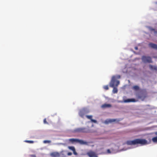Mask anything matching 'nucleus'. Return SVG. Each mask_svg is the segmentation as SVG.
I'll return each mask as SVG.
<instances>
[{"mask_svg": "<svg viewBox=\"0 0 157 157\" xmlns=\"http://www.w3.org/2000/svg\"><path fill=\"white\" fill-rule=\"evenodd\" d=\"M155 66H153L151 65H149V67L150 69L151 70H154V68Z\"/></svg>", "mask_w": 157, "mask_h": 157, "instance_id": "nucleus-21", "label": "nucleus"}, {"mask_svg": "<svg viewBox=\"0 0 157 157\" xmlns=\"http://www.w3.org/2000/svg\"><path fill=\"white\" fill-rule=\"evenodd\" d=\"M121 78V76L119 75H117L116 76H113L112 77L111 80L110 82L109 86L111 87H114L115 86H117L119 84V81H116V79H119Z\"/></svg>", "mask_w": 157, "mask_h": 157, "instance_id": "nucleus-2", "label": "nucleus"}, {"mask_svg": "<svg viewBox=\"0 0 157 157\" xmlns=\"http://www.w3.org/2000/svg\"><path fill=\"white\" fill-rule=\"evenodd\" d=\"M132 89L135 90H139V87L137 85L134 86L133 87Z\"/></svg>", "mask_w": 157, "mask_h": 157, "instance_id": "nucleus-14", "label": "nucleus"}, {"mask_svg": "<svg viewBox=\"0 0 157 157\" xmlns=\"http://www.w3.org/2000/svg\"><path fill=\"white\" fill-rule=\"evenodd\" d=\"M91 121L92 122H94L95 123H96L97 122V121L95 120H93V119H92Z\"/></svg>", "mask_w": 157, "mask_h": 157, "instance_id": "nucleus-24", "label": "nucleus"}, {"mask_svg": "<svg viewBox=\"0 0 157 157\" xmlns=\"http://www.w3.org/2000/svg\"><path fill=\"white\" fill-rule=\"evenodd\" d=\"M25 142L30 144H32L34 143V141L32 140H26L25 141Z\"/></svg>", "mask_w": 157, "mask_h": 157, "instance_id": "nucleus-19", "label": "nucleus"}, {"mask_svg": "<svg viewBox=\"0 0 157 157\" xmlns=\"http://www.w3.org/2000/svg\"><path fill=\"white\" fill-rule=\"evenodd\" d=\"M69 140L72 143L76 142L79 143L81 144H87V143L86 142H85L82 140H80L77 139L71 138L69 139Z\"/></svg>", "mask_w": 157, "mask_h": 157, "instance_id": "nucleus-5", "label": "nucleus"}, {"mask_svg": "<svg viewBox=\"0 0 157 157\" xmlns=\"http://www.w3.org/2000/svg\"><path fill=\"white\" fill-rule=\"evenodd\" d=\"M43 121H44V124H48V123L46 121V118H45L44 119Z\"/></svg>", "mask_w": 157, "mask_h": 157, "instance_id": "nucleus-22", "label": "nucleus"}, {"mask_svg": "<svg viewBox=\"0 0 157 157\" xmlns=\"http://www.w3.org/2000/svg\"><path fill=\"white\" fill-rule=\"evenodd\" d=\"M43 142L44 143H50L51 142V141L50 140H45Z\"/></svg>", "mask_w": 157, "mask_h": 157, "instance_id": "nucleus-20", "label": "nucleus"}, {"mask_svg": "<svg viewBox=\"0 0 157 157\" xmlns=\"http://www.w3.org/2000/svg\"><path fill=\"white\" fill-rule=\"evenodd\" d=\"M147 92L145 89H142L136 94V97L144 101L147 96Z\"/></svg>", "mask_w": 157, "mask_h": 157, "instance_id": "nucleus-3", "label": "nucleus"}, {"mask_svg": "<svg viewBox=\"0 0 157 157\" xmlns=\"http://www.w3.org/2000/svg\"><path fill=\"white\" fill-rule=\"evenodd\" d=\"M137 101L134 98L132 99H127L124 100L123 101V102L124 103H128L130 102H136Z\"/></svg>", "mask_w": 157, "mask_h": 157, "instance_id": "nucleus-8", "label": "nucleus"}, {"mask_svg": "<svg viewBox=\"0 0 157 157\" xmlns=\"http://www.w3.org/2000/svg\"><path fill=\"white\" fill-rule=\"evenodd\" d=\"M107 152L108 153H111L110 150L109 149H107Z\"/></svg>", "mask_w": 157, "mask_h": 157, "instance_id": "nucleus-25", "label": "nucleus"}, {"mask_svg": "<svg viewBox=\"0 0 157 157\" xmlns=\"http://www.w3.org/2000/svg\"><path fill=\"white\" fill-rule=\"evenodd\" d=\"M135 49L136 50H137L138 49V48L137 47H135Z\"/></svg>", "mask_w": 157, "mask_h": 157, "instance_id": "nucleus-28", "label": "nucleus"}, {"mask_svg": "<svg viewBox=\"0 0 157 157\" xmlns=\"http://www.w3.org/2000/svg\"><path fill=\"white\" fill-rule=\"evenodd\" d=\"M112 107L111 105L110 104H105L101 105V108L103 109H105L107 108H110Z\"/></svg>", "mask_w": 157, "mask_h": 157, "instance_id": "nucleus-12", "label": "nucleus"}, {"mask_svg": "<svg viewBox=\"0 0 157 157\" xmlns=\"http://www.w3.org/2000/svg\"><path fill=\"white\" fill-rule=\"evenodd\" d=\"M116 120L113 119H110L106 120L105 121V123L106 124H108L109 123H111L113 122H115Z\"/></svg>", "mask_w": 157, "mask_h": 157, "instance_id": "nucleus-10", "label": "nucleus"}, {"mask_svg": "<svg viewBox=\"0 0 157 157\" xmlns=\"http://www.w3.org/2000/svg\"><path fill=\"white\" fill-rule=\"evenodd\" d=\"M72 153H71V152H68L67 153V155L69 156L71 155H72Z\"/></svg>", "mask_w": 157, "mask_h": 157, "instance_id": "nucleus-26", "label": "nucleus"}, {"mask_svg": "<svg viewBox=\"0 0 157 157\" xmlns=\"http://www.w3.org/2000/svg\"><path fill=\"white\" fill-rule=\"evenodd\" d=\"M115 86L114 87H113V92L114 94L117 93V92L118 90L117 89V88L115 87L114 86Z\"/></svg>", "mask_w": 157, "mask_h": 157, "instance_id": "nucleus-15", "label": "nucleus"}, {"mask_svg": "<svg viewBox=\"0 0 157 157\" xmlns=\"http://www.w3.org/2000/svg\"><path fill=\"white\" fill-rule=\"evenodd\" d=\"M142 60L144 63H152V59L150 56H143L142 57Z\"/></svg>", "mask_w": 157, "mask_h": 157, "instance_id": "nucleus-6", "label": "nucleus"}, {"mask_svg": "<svg viewBox=\"0 0 157 157\" xmlns=\"http://www.w3.org/2000/svg\"><path fill=\"white\" fill-rule=\"evenodd\" d=\"M103 88L105 90H108L109 89V87L108 85H105L103 87Z\"/></svg>", "mask_w": 157, "mask_h": 157, "instance_id": "nucleus-17", "label": "nucleus"}, {"mask_svg": "<svg viewBox=\"0 0 157 157\" xmlns=\"http://www.w3.org/2000/svg\"><path fill=\"white\" fill-rule=\"evenodd\" d=\"M126 144L128 145H135L140 144L144 145L147 144V141L145 139H136L133 140H128L126 142Z\"/></svg>", "mask_w": 157, "mask_h": 157, "instance_id": "nucleus-1", "label": "nucleus"}, {"mask_svg": "<svg viewBox=\"0 0 157 157\" xmlns=\"http://www.w3.org/2000/svg\"><path fill=\"white\" fill-rule=\"evenodd\" d=\"M74 131L77 133H89L90 131L88 129L85 128H75Z\"/></svg>", "mask_w": 157, "mask_h": 157, "instance_id": "nucleus-4", "label": "nucleus"}, {"mask_svg": "<svg viewBox=\"0 0 157 157\" xmlns=\"http://www.w3.org/2000/svg\"><path fill=\"white\" fill-rule=\"evenodd\" d=\"M68 147L69 148V149H70V150L72 151H74V150L75 149V148L74 147L69 146Z\"/></svg>", "mask_w": 157, "mask_h": 157, "instance_id": "nucleus-16", "label": "nucleus"}, {"mask_svg": "<svg viewBox=\"0 0 157 157\" xmlns=\"http://www.w3.org/2000/svg\"><path fill=\"white\" fill-rule=\"evenodd\" d=\"M86 113V111L84 109H82L80 111L79 113V115L82 118H83Z\"/></svg>", "mask_w": 157, "mask_h": 157, "instance_id": "nucleus-11", "label": "nucleus"}, {"mask_svg": "<svg viewBox=\"0 0 157 157\" xmlns=\"http://www.w3.org/2000/svg\"><path fill=\"white\" fill-rule=\"evenodd\" d=\"M148 45L150 47L155 49L157 50V44L152 43H150Z\"/></svg>", "mask_w": 157, "mask_h": 157, "instance_id": "nucleus-9", "label": "nucleus"}, {"mask_svg": "<svg viewBox=\"0 0 157 157\" xmlns=\"http://www.w3.org/2000/svg\"><path fill=\"white\" fill-rule=\"evenodd\" d=\"M154 70L157 71V66H155L154 68Z\"/></svg>", "mask_w": 157, "mask_h": 157, "instance_id": "nucleus-27", "label": "nucleus"}, {"mask_svg": "<svg viewBox=\"0 0 157 157\" xmlns=\"http://www.w3.org/2000/svg\"><path fill=\"white\" fill-rule=\"evenodd\" d=\"M73 154L75 155H77V153L76 152V151H75V149L74 150V151H73Z\"/></svg>", "mask_w": 157, "mask_h": 157, "instance_id": "nucleus-23", "label": "nucleus"}, {"mask_svg": "<svg viewBox=\"0 0 157 157\" xmlns=\"http://www.w3.org/2000/svg\"><path fill=\"white\" fill-rule=\"evenodd\" d=\"M86 117L87 118L90 119L91 120L92 119V116L91 115H86Z\"/></svg>", "mask_w": 157, "mask_h": 157, "instance_id": "nucleus-18", "label": "nucleus"}, {"mask_svg": "<svg viewBox=\"0 0 157 157\" xmlns=\"http://www.w3.org/2000/svg\"><path fill=\"white\" fill-rule=\"evenodd\" d=\"M32 156H33V157H36L35 155H32Z\"/></svg>", "mask_w": 157, "mask_h": 157, "instance_id": "nucleus-29", "label": "nucleus"}, {"mask_svg": "<svg viewBox=\"0 0 157 157\" xmlns=\"http://www.w3.org/2000/svg\"><path fill=\"white\" fill-rule=\"evenodd\" d=\"M87 155L89 157H98L96 153L94 152L91 151L87 152Z\"/></svg>", "mask_w": 157, "mask_h": 157, "instance_id": "nucleus-7", "label": "nucleus"}, {"mask_svg": "<svg viewBox=\"0 0 157 157\" xmlns=\"http://www.w3.org/2000/svg\"><path fill=\"white\" fill-rule=\"evenodd\" d=\"M156 134L157 135V132ZM152 140L154 143H157V136L153 137L152 139Z\"/></svg>", "mask_w": 157, "mask_h": 157, "instance_id": "nucleus-13", "label": "nucleus"}]
</instances>
